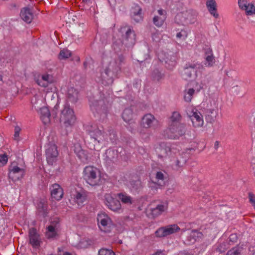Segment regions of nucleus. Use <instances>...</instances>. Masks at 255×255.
<instances>
[{
	"label": "nucleus",
	"mask_w": 255,
	"mask_h": 255,
	"mask_svg": "<svg viewBox=\"0 0 255 255\" xmlns=\"http://www.w3.org/2000/svg\"><path fill=\"white\" fill-rule=\"evenodd\" d=\"M78 92L73 87L68 88L67 93V99L71 103H76L78 100Z\"/></svg>",
	"instance_id": "7c9ffc66"
},
{
	"label": "nucleus",
	"mask_w": 255,
	"mask_h": 255,
	"mask_svg": "<svg viewBox=\"0 0 255 255\" xmlns=\"http://www.w3.org/2000/svg\"><path fill=\"white\" fill-rule=\"evenodd\" d=\"M113 138L111 139V140H112L116 139V138H115V134L114 133H113Z\"/></svg>",
	"instance_id": "774afa93"
},
{
	"label": "nucleus",
	"mask_w": 255,
	"mask_h": 255,
	"mask_svg": "<svg viewBox=\"0 0 255 255\" xmlns=\"http://www.w3.org/2000/svg\"><path fill=\"white\" fill-rule=\"evenodd\" d=\"M178 255H193L191 253H189L184 252V253H180V254H179Z\"/></svg>",
	"instance_id": "680f3d73"
},
{
	"label": "nucleus",
	"mask_w": 255,
	"mask_h": 255,
	"mask_svg": "<svg viewBox=\"0 0 255 255\" xmlns=\"http://www.w3.org/2000/svg\"><path fill=\"white\" fill-rule=\"evenodd\" d=\"M219 146V141H216L214 144V148L216 150H217Z\"/></svg>",
	"instance_id": "bf43d9fd"
},
{
	"label": "nucleus",
	"mask_w": 255,
	"mask_h": 255,
	"mask_svg": "<svg viewBox=\"0 0 255 255\" xmlns=\"http://www.w3.org/2000/svg\"><path fill=\"white\" fill-rule=\"evenodd\" d=\"M250 202L253 204H255V195L252 192L249 193Z\"/></svg>",
	"instance_id": "6e6d98bb"
},
{
	"label": "nucleus",
	"mask_w": 255,
	"mask_h": 255,
	"mask_svg": "<svg viewBox=\"0 0 255 255\" xmlns=\"http://www.w3.org/2000/svg\"><path fill=\"white\" fill-rule=\"evenodd\" d=\"M40 118L44 124H46L50 122V113L47 107H43L40 108Z\"/></svg>",
	"instance_id": "72a5a7b5"
},
{
	"label": "nucleus",
	"mask_w": 255,
	"mask_h": 255,
	"mask_svg": "<svg viewBox=\"0 0 255 255\" xmlns=\"http://www.w3.org/2000/svg\"><path fill=\"white\" fill-rule=\"evenodd\" d=\"M195 94H197L195 90H193V88H187L184 91V99L187 102H190Z\"/></svg>",
	"instance_id": "c9c22d12"
},
{
	"label": "nucleus",
	"mask_w": 255,
	"mask_h": 255,
	"mask_svg": "<svg viewBox=\"0 0 255 255\" xmlns=\"http://www.w3.org/2000/svg\"><path fill=\"white\" fill-rule=\"evenodd\" d=\"M156 123H157V120L154 116L150 114H147L142 118L140 126L143 128H148L152 127Z\"/></svg>",
	"instance_id": "5701e85b"
},
{
	"label": "nucleus",
	"mask_w": 255,
	"mask_h": 255,
	"mask_svg": "<svg viewBox=\"0 0 255 255\" xmlns=\"http://www.w3.org/2000/svg\"><path fill=\"white\" fill-rule=\"evenodd\" d=\"M71 198L72 201L75 204H77L78 206H82L87 199V195L84 191H75L71 195Z\"/></svg>",
	"instance_id": "4be33fe9"
},
{
	"label": "nucleus",
	"mask_w": 255,
	"mask_h": 255,
	"mask_svg": "<svg viewBox=\"0 0 255 255\" xmlns=\"http://www.w3.org/2000/svg\"><path fill=\"white\" fill-rule=\"evenodd\" d=\"M193 125L195 127H201L203 125L204 121L201 114L197 110H193L188 114Z\"/></svg>",
	"instance_id": "6ab92c4d"
},
{
	"label": "nucleus",
	"mask_w": 255,
	"mask_h": 255,
	"mask_svg": "<svg viewBox=\"0 0 255 255\" xmlns=\"http://www.w3.org/2000/svg\"><path fill=\"white\" fill-rule=\"evenodd\" d=\"M75 117L74 112L70 108V106L66 104L64 105L63 109L61 112L60 121L67 127L72 125L75 122Z\"/></svg>",
	"instance_id": "9d476101"
},
{
	"label": "nucleus",
	"mask_w": 255,
	"mask_h": 255,
	"mask_svg": "<svg viewBox=\"0 0 255 255\" xmlns=\"http://www.w3.org/2000/svg\"><path fill=\"white\" fill-rule=\"evenodd\" d=\"M205 63L204 65L207 67H212L215 63V58L214 56H207L205 57Z\"/></svg>",
	"instance_id": "79ce46f5"
},
{
	"label": "nucleus",
	"mask_w": 255,
	"mask_h": 255,
	"mask_svg": "<svg viewBox=\"0 0 255 255\" xmlns=\"http://www.w3.org/2000/svg\"><path fill=\"white\" fill-rule=\"evenodd\" d=\"M164 174L160 171L157 172L156 174L155 179L158 181L159 182L158 184H156L154 182H152L149 184V187L152 188H155L156 190L159 186H162L164 183Z\"/></svg>",
	"instance_id": "2f4dec72"
},
{
	"label": "nucleus",
	"mask_w": 255,
	"mask_h": 255,
	"mask_svg": "<svg viewBox=\"0 0 255 255\" xmlns=\"http://www.w3.org/2000/svg\"><path fill=\"white\" fill-rule=\"evenodd\" d=\"M35 80L36 83L42 87H47L54 81L53 76L48 74L39 75Z\"/></svg>",
	"instance_id": "aec40b11"
},
{
	"label": "nucleus",
	"mask_w": 255,
	"mask_h": 255,
	"mask_svg": "<svg viewBox=\"0 0 255 255\" xmlns=\"http://www.w3.org/2000/svg\"><path fill=\"white\" fill-rule=\"evenodd\" d=\"M51 196L52 198L56 200H60L63 196V191L61 187L58 184L55 183L50 187Z\"/></svg>",
	"instance_id": "b1692460"
},
{
	"label": "nucleus",
	"mask_w": 255,
	"mask_h": 255,
	"mask_svg": "<svg viewBox=\"0 0 255 255\" xmlns=\"http://www.w3.org/2000/svg\"><path fill=\"white\" fill-rule=\"evenodd\" d=\"M244 10H245L247 15L255 14V1L250 2L247 6V9H245Z\"/></svg>",
	"instance_id": "58836bf2"
},
{
	"label": "nucleus",
	"mask_w": 255,
	"mask_h": 255,
	"mask_svg": "<svg viewBox=\"0 0 255 255\" xmlns=\"http://www.w3.org/2000/svg\"><path fill=\"white\" fill-rule=\"evenodd\" d=\"M139 133L140 134H144V132H143V129H140L139 131H138Z\"/></svg>",
	"instance_id": "69168bd1"
},
{
	"label": "nucleus",
	"mask_w": 255,
	"mask_h": 255,
	"mask_svg": "<svg viewBox=\"0 0 255 255\" xmlns=\"http://www.w3.org/2000/svg\"><path fill=\"white\" fill-rule=\"evenodd\" d=\"M57 110H58V106H57V105H56L54 107V109H53V110L52 115H54V112H55L56 111H57Z\"/></svg>",
	"instance_id": "e2e57ef3"
},
{
	"label": "nucleus",
	"mask_w": 255,
	"mask_h": 255,
	"mask_svg": "<svg viewBox=\"0 0 255 255\" xmlns=\"http://www.w3.org/2000/svg\"><path fill=\"white\" fill-rule=\"evenodd\" d=\"M203 236L201 232L196 230H193L187 236L184 243L188 245L194 244L196 242L200 241L202 238Z\"/></svg>",
	"instance_id": "412c9836"
},
{
	"label": "nucleus",
	"mask_w": 255,
	"mask_h": 255,
	"mask_svg": "<svg viewBox=\"0 0 255 255\" xmlns=\"http://www.w3.org/2000/svg\"><path fill=\"white\" fill-rule=\"evenodd\" d=\"M205 57L207 56H213L214 55L212 49L210 48L205 49Z\"/></svg>",
	"instance_id": "4d7b16f0"
},
{
	"label": "nucleus",
	"mask_w": 255,
	"mask_h": 255,
	"mask_svg": "<svg viewBox=\"0 0 255 255\" xmlns=\"http://www.w3.org/2000/svg\"><path fill=\"white\" fill-rule=\"evenodd\" d=\"M186 132L184 124L169 125V127L164 130V135L168 138L177 139L184 135Z\"/></svg>",
	"instance_id": "423d86ee"
},
{
	"label": "nucleus",
	"mask_w": 255,
	"mask_h": 255,
	"mask_svg": "<svg viewBox=\"0 0 255 255\" xmlns=\"http://www.w3.org/2000/svg\"><path fill=\"white\" fill-rule=\"evenodd\" d=\"M89 134L92 142L93 143V146H91L90 148L99 150L101 147L100 146H98V144L99 145L100 143H102L106 140L104 133L98 128H96L90 130Z\"/></svg>",
	"instance_id": "9b49d317"
},
{
	"label": "nucleus",
	"mask_w": 255,
	"mask_h": 255,
	"mask_svg": "<svg viewBox=\"0 0 255 255\" xmlns=\"http://www.w3.org/2000/svg\"><path fill=\"white\" fill-rule=\"evenodd\" d=\"M158 15H155L153 18V23L157 27H161L166 18V11L163 9L157 11Z\"/></svg>",
	"instance_id": "c85d7f7f"
},
{
	"label": "nucleus",
	"mask_w": 255,
	"mask_h": 255,
	"mask_svg": "<svg viewBox=\"0 0 255 255\" xmlns=\"http://www.w3.org/2000/svg\"><path fill=\"white\" fill-rule=\"evenodd\" d=\"M105 204L107 207L114 212L121 210V204L120 201L110 194L105 195Z\"/></svg>",
	"instance_id": "4468645a"
},
{
	"label": "nucleus",
	"mask_w": 255,
	"mask_h": 255,
	"mask_svg": "<svg viewBox=\"0 0 255 255\" xmlns=\"http://www.w3.org/2000/svg\"><path fill=\"white\" fill-rule=\"evenodd\" d=\"M122 117L124 121L128 123V128L131 132H135L136 124L133 119V110L131 108H126L123 112Z\"/></svg>",
	"instance_id": "2eb2a0df"
},
{
	"label": "nucleus",
	"mask_w": 255,
	"mask_h": 255,
	"mask_svg": "<svg viewBox=\"0 0 255 255\" xmlns=\"http://www.w3.org/2000/svg\"><path fill=\"white\" fill-rule=\"evenodd\" d=\"M188 36L187 32L186 31L182 30L179 32L177 33L176 34V37L178 39H180L182 40H185Z\"/></svg>",
	"instance_id": "8fccbe9b"
},
{
	"label": "nucleus",
	"mask_w": 255,
	"mask_h": 255,
	"mask_svg": "<svg viewBox=\"0 0 255 255\" xmlns=\"http://www.w3.org/2000/svg\"><path fill=\"white\" fill-rule=\"evenodd\" d=\"M118 197L124 203L131 204L132 203L131 197L128 195L126 193H119L118 194Z\"/></svg>",
	"instance_id": "4c0bfd02"
},
{
	"label": "nucleus",
	"mask_w": 255,
	"mask_h": 255,
	"mask_svg": "<svg viewBox=\"0 0 255 255\" xmlns=\"http://www.w3.org/2000/svg\"><path fill=\"white\" fill-rule=\"evenodd\" d=\"M71 52L67 49L61 50L58 55V58L60 60H65L70 57Z\"/></svg>",
	"instance_id": "a19ab883"
},
{
	"label": "nucleus",
	"mask_w": 255,
	"mask_h": 255,
	"mask_svg": "<svg viewBox=\"0 0 255 255\" xmlns=\"http://www.w3.org/2000/svg\"><path fill=\"white\" fill-rule=\"evenodd\" d=\"M180 230L176 224H171L159 228L155 231V235L158 238H163L178 232Z\"/></svg>",
	"instance_id": "ddd939ff"
},
{
	"label": "nucleus",
	"mask_w": 255,
	"mask_h": 255,
	"mask_svg": "<svg viewBox=\"0 0 255 255\" xmlns=\"http://www.w3.org/2000/svg\"><path fill=\"white\" fill-rule=\"evenodd\" d=\"M20 16L21 19L27 23H31L33 19V13L32 10L27 7H23L21 9Z\"/></svg>",
	"instance_id": "cd10ccee"
},
{
	"label": "nucleus",
	"mask_w": 255,
	"mask_h": 255,
	"mask_svg": "<svg viewBox=\"0 0 255 255\" xmlns=\"http://www.w3.org/2000/svg\"><path fill=\"white\" fill-rule=\"evenodd\" d=\"M152 77L154 80L159 81L163 77V75L158 70H154L152 74Z\"/></svg>",
	"instance_id": "de8ad7c7"
},
{
	"label": "nucleus",
	"mask_w": 255,
	"mask_h": 255,
	"mask_svg": "<svg viewBox=\"0 0 255 255\" xmlns=\"http://www.w3.org/2000/svg\"><path fill=\"white\" fill-rule=\"evenodd\" d=\"M57 232L58 226L57 224L51 223V224L46 228L45 237L47 239L54 240L58 235Z\"/></svg>",
	"instance_id": "bb28decb"
},
{
	"label": "nucleus",
	"mask_w": 255,
	"mask_h": 255,
	"mask_svg": "<svg viewBox=\"0 0 255 255\" xmlns=\"http://www.w3.org/2000/svg\"><path fill=\"white\" fill-rule=\"evenodd\" d=\"M197 15V11L189 10L178 14L175 17V21L183 25L193 24L196 21Z\"/></svg>",
	"instance_id": "0eeeda50"
},
{
	"label": "nucleus",
	"mask_w": 255,
	"mask_h": 255,
	"mask_svg": "<svg viewBox=\"0 0 255 255\" xmlns=\"http://www.w3.org/2000/svg\"><path fill=\"white\" fill-rule=\"evenodd\" d=\"M206 7L210 13L215 18L219 17L217 12V4L215 0H207L206 2Z\"/></svg>",
	"instance_id": "c756f323"
},
{
	"label": "nucleus",
	"mask_w": 255,
	"mask_h": 255,
	"mask_svg": "<svg viewBox=\"0 0 255 255\" xmlns=\"http://www.w3.org/2000/svg\"><path fill=\"white\" fill-rule=\"evenodd\" d=\"M141 11V8L137 4H134L130 9L131 17L136 22L142 20Z\"/></svg>",
	"instance_id": "a878e982"
},
{
	"label": "nucleus",
	"mask_w": 255,
	"mask_h": 255,
	"mask_svg": "<svg viewBox=\"0 0 255 255\" xmlns=\"http://www.w3.org/2000/svg\"><path fill=\"white\" fill-rule=\"evenodd\" d=\"M125 57L122 54L116 56L112 59L103 71H101L99 81L104 85H111L113 83L114 77L121 72V67L124 63Z\"/></svg>",
	"instance_id": "f257e3e1"
},
{
	"label": "nucleus",
	"mask_w": 255,
	"mask_h": 255,
	"mask_svg": "<svg viewBox=\"0 0 255 255\" xmlns=\"http://www.w3.org/2000/svg\"><path fill=\"white\" fill-rule=\"evenodd\" d=\"M94 1V0H83V2L88 5H91Z\"/></svg>",
	"instance_id": "13d9d810"
},
{
	"label": "nucleus",
	"mask_w": 255,
	"mask_h": 255,
	"mask_svg": "<svg viewBox=\"0 0 255 255\" xmlns=\"http://www.w3.org/2000/svg\"><path fill=\"white\" fill-rule=\"evenodd\" d=\"M8 160L7 155L5 154L0 155V167L6 164Z\"/></svg>",
	"instance_id": "3c124183"
},
{
	"label": "nucleus",
	"mask_w": 255,
	"mask_h": 255,
	"mask_svg": "<svg viewBox=\"0 0 255 255\" xmlns=\"http://www.w3.org/2000/svg\"><path fill=\"white\" fill-rule=\"evenodd\" d=\"M97 220L98 227L101 231L105 233L110 232L114 227L111 219L105 213L98 214Z\"/></svg>",
	"instance_id": "6e6552de"
},
{
	"label": "nucleus",
	"mask_w": 255,
	"mask_h": 255,
	"mask_svg": "<svg viewBox=\"0 0 255 255\" xmlns=\"http://www.w3.org/2000/svg\"><path fill=\"white\" fill-rule=\"evenodd\" d=\"M238 240V236L236 234H231L229 238V242L232 244L237 242Z\"/></svg>",
	"instance_id": "603ef678"
},
{
	"label": "nucleus",
	"mask_w": 255,
	"mask_h": 255,
	"mask_svg": "<svg viewBox=\"0 0 255 255\" xmlns=\"http://www.w3.org/2000/svg\"><path fill=\"white\" fill-rule=\"evenodd\" d=\"M45 153L48 163L52 165L56 161L58 154L57 146L55 144H49L46 149Z\"/></svg>",
	"instance_id": "a211bd4d"
},
{
	"label": "nucleus",
	"mask_w": 255,
	"mask_h": 255,
	"mask_svg": "<svg viewBox=\"0 0 255 255\" xmlns=\"http://www.w3.org/2000/svg\"><path fill=\"white\" fill-rule=\"evenodd\" d=\"M98 255H115V254L111 249L102 248L99 251Z\"/></svg>",
	"instance_id": "a18cd8bd"
},
{
	"label": "nucleus",
	"mask_w": 255,
	"mask_h": 255,
	"mask_svg": "<svg viewBox=\"0 0 255 255\" xmlns=\"http://www.w3.org/2000/svg\"><path fill=\"white\" fill-rule=\"evenodd\" d=\"M153 255H165L162 251H157Z\"/></svg>",
	"instance_id": "052dcab7"
},
{
	"label": "nucleus",
	"mask_w": 255,
	"mask_h": 255,
	"mask_svg": "<svg viewBox=\"0 0 255 255\" xmlns=\"http://www.w3.org/2000/svg\"><path fill=\"white\" fill-rule=\"evenodd\" d=\"M204 69V65L199 62H188L185 64L181 72L183 79L189 80L197 76L198 71Z\"/></svg>",
	"instance_id": "20e7f679"
},
{
	"label": "nucleus",
	"mask_w": 255,
	"mask_h": 255,
	"mask_svg": "<svg viewBox=\"0 0 255 255\" xmlns=\"http://www.w3.org/2000/svg\"><path fill=\"white\" fill-rule=\"evenodd\" d=\"M114 151L113 150H107V152H106V154H110L111 153H114Z\"/></svg>",
	"instance_id": "0e129e2a"
},
{
	"label": "nucleus",
	"mask_w": 255,
	"mask_h": 255,
	"mask_svg": "<svg viewBox=\"0 0 255 255\" xmlns=\"http://www.w3.org/2000/svg\"><path fill=\"white\" fill-rule=\"evenodd\" d=\"M63 255H72V254L69 252H65Z\"/></svg>",
	"instance_id": "338daca9"
},
{
	"label": "nucleus",
	"mask_w": 255,
	"mask_h": 255,
	"mask_svg": "<svg viewBox=\"0 0 255 255\" xmlns=\"http://www.w3.org/2000/svg\"><path fill=\"white\" fill-rule=\"evenodd\" d=\"M228 248V244L227 243L223 242L219 245L216 251L220 253H222L225 252Z\"/></svg>",
	"instance_id": "49530a36"
},
{
	"label": "nucleus",
	"mask_w": 255,
	"mask_h": 255,
	"mask_svg": "<svg viewBox=\"0 0 255 255\" xmlns=\"http://www.w3.org/2000/svg\"><path fill=\"white\" fill-rule=\"evenodd\" d=\"M112 98L110 94L105 96L100 93L99 99H95L91 101L90 107L92 111H95L101 115L106 116L111 107Z\"/></svg>",
	"instance_id": "f03ea898"
},
{
	"label": "nucleus",
	"mask_w": 255,
	"mask_h": 255,
	"mask_svg": "<svg viewBox=\"0 0 255 255\" xmlns=\"http://www.w3.org/2000/svg\"><path fill=\"white\" fill-rule=\"evenodd\" d=\"M188 157L187 153H181L176 149V153H173L171 157V165L175 170H179L185 165Z\"/></svg>",
	"instance_id": "1a4fd4ad"
},
{
	"label": "nucleus",
	"mask_w": 255,
	"mask_h": 255,
	"mask_svg": "<svg viewBox=\"0 0 255 255\" xmlns=\"http://www.w3.org/2000/svg\"><path fill=\"white\" fill-rule=\"evenodd\" d=\"M83 177L86 182L92 186H99L102 183L100 171L93 166L85 167Z\"/></svg>",
	"instance_id": "7ed1b4c3"
},
{
	"label": "nucleus",
	"mask_w": 255,
	"mask_h": 255,
	"mask_svg": "<svg viewBox=\"0 0 255 255\" xmlns=\"http://www.w3.org/2000/svg\"><path fill=\"white\" fill-rule=\"evenodd\" d=\"M204 85V83H203L202 81L200 82H195L193 83L192 88H193V90H195L197 94L203 88Z\"/></svg>",
	"instance_id": "37998d69"
},
{
	"label": "nucleus",
	"mask_w": 255,
	"mask_h": 255,
	"mask_svg": "<svg viewBox=\"0 0 255 255\" xmlns=\"http://www.w3.org/2000/svg\"><path fill=\"white\" fill-rule=\"evenodd\" d=\"M218 112L217 109H208L206 112V120L209 123H212L214 122L217 116Z\"/></svg>",
	"instance_id": "f704fd0d"
},
{
	"label": "nucleus",
	"mask_w": 255,
	"mask_h": 255,
	"mask_svg": "<svg viewBox=\"0 0 255 255\" xmlns=\"http://www.w3.org/2000/svg\"><path fill=\"white\" fill-rule=\"evenodd\" d=\"M75 153L81 161L86 162L88 160V155L87 152L81 148V147L78 145L75 146Z\"/></svg>",
	"instance_id": "473e14b6"
},
{
	"label": "nucleus",
	"mask_w": 255,
	"mask_h": 255,
	"mask_svg": "<svg viewBox=\"0 0 255 255\" xmlns=\"http://www.w3.org/2000/svg\"><path fill=\"white\" fill-rule=\"evenodd\" d=\"M181 119V116L180 114L177 112H174L170 117V125H178V124H181L180 123Z\"/></svg>",
	"instance_id": "e433bc0d"
},
{
	"label": "nucleus",
	"mask_w": 255,
	"mask_h": 255,
	"mask_svg": "<svg viewBox=\"0 0 255 255\" xmlns=\"http://www.w3.org/2000/svg\"><path fill=\"white\" fill-rule=\"evenodd\" d=\"M122 45L129 48L133 46L135 42V35L133 30L128 26H123L119 29Z\"/></svg>",
	"instance_id": "39448f33"
},
{
	"label": "nucleus",
	"mask_w": 255,
	"mask_h": 255,
	"mask_svg": "<svg viewBox=\"0 0 255 255\" xmlns=\"http://www.w3.org/2000/svg\"><path fill=\"white\" fill-rule=\"evenodd\" d=\"M28 236L29 239V244L33 248H38L40 246L42 241L40 235L37 232L35 228H31L29 229Z\"/></svg>",
	"instance_id": "f3484780"
},
{
	"label": "nucleus",
	"mask_w": 255,
	"mask_h": 255,
	"mask_svg": "<svg viewBox=\"0 0 255 255\" xmlns=\"http://www.w3.org/2000/svg\"><path fill=\"white\" fill-rule=\"evenodd\" d=\"M156 153L158 158L162 160L167 157H171L173 153H176V149L171 147L165 143H161L156 148Z\"/></svg>",
	"instance_id": "f8f14e48"
},
{
	"label": "nucleus",
	"mask_w": 255,
	"mask_h": 255,
	"mask_svg": "<svg viewBox=\"0 0 255 255\" xmlns=\"http://www.w3.org/2000/svg\"><path fill=\"white\" fill-rule=\"evenodd\" d=\"M21 129L20 127L18 126H16L14 128V137L15 139H17V137L19 136V132L20 131Z\"/></svg>",
	"instance_id": "864d4df0"
},
{
	"label": "nucleus",
	"mask_w": 255,
	"mask_h": 255,
	"mask_svg": "<svg viewBox=\"0 0 255 255\" xmlns=\"http://www.w3.org/2000/svg\"><path fill=\"white\" fill-rule=\"evenodd\" d=\"M134 185L135 186V187L133 186V187L136 190L140 189L142 186L141 182L139 180L135 181L134 182Z\"/></svg>",
	"instance_id": "5fc2aeb1"
},
{
	"label": "nucleus",
	"mask_w": 255,
	"mask_h": 255,
	"mask_svg": "<svg viewBox=\"0 0 255 255\" xmlns=\"http://www.w3.org/2000/svg\"><path fill=\"white\" fill-rule=\"evenodd\" d=\"M46 209V206L41 202L38 205V211L43 217H45L47 215Z\"/></svg>",
	"instance_id": "c03bdc74"
},
{
	"label": "nucleus",
	"mask_w": 255,
	"mask_h": 255,
	"mask_svg": "<svg viewBox=\"0 0 255 255\" xmlns=\"http://www.w3.org/2000/svg\"><path fill=\"white\" fill-rule=\"evenodd\" d=\"M168 208L167 202H162L158 204L155 207L151 209V214L153 217H157L166 211Z\"/></svg>",
	"instance_id": "393cba45"
},
{
	"label": "nucleus",
	"mask_w": 255,
	"mask_h": 255,
	"mask_svg": "<svg viewBox=\"0 0 255 255\" xmlns=\"http://www.w3.org/2000/svg\"><path fill=\"white\" fill-rule=\"evenodd\" d=\"M242 251L243 248L237 246L228 251L226 255H241Z\"/></svg>",
	"instance_id": "ea45409f"
},
{
	"label": "nucleus",
	"mask_w": 255,
	"mask_h": 255,
	"mask_svg": "<svg viewBox=\"0 0 255 255\" xmlns=\"http://www.w3.org/2000/svg\"><path fill=\"white\" fill-rule=\"evenodd\" d=\"M25 174V170L20 168L14 164H12L9 167L8 176L13 181H16L21 179Z\"/></svg>",
	"instance_id": "dca6fc26"
},
{
	"label": "nucleus",
	"mask_w": 255,
	"mask_h": 255,
	"mask_svg": "<svg viewBox=\"0 0 255 255\" xmlns=\"http://www.w3.org/2000/svg\"><path fill=\"white\" fill-rule=\"evenodd\" d=\"M250 3L248 0H238V4L240 8L243 10L247 9V6Z\"/></svg>",
	"instance_id": "09e8293b"
}]
</instances>
